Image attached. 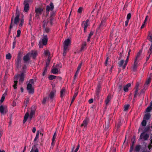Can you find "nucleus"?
<instances>
[{
  "label": "nucleus",
  "mask_w": 152,
  "mask_h": 152,
  "mask_svg": "<svg viewBox=\"0 0 152 152\" xmlns=\"http://www.w3.org/2000/svg\"><path fill=\"white\" fill-rule=\"evenodd\" d=\"M109 127V124L108 123L105 124L104 126L105 129H107Z\"/></svg>",
  "instance_id": "3c124183"
},
{
  "label": "nucleus",
  "mask_w": 152,
  "mask_h": 152,
  "mask_svg": "<svg viewBox=\"0 0 152 152\" xmlns=\"http://www.w3.org/2000/svg\"><path fill=\"white\" fill-rule=\"evenodd\" d=\"M47 99V98L46 97L44 98L43 99L42 101V102L43 104H45V102H46V101Z\"/></svg>",
  "instance_id": "6e6d98bb"
},
{
  "label": "nucleus",
  "mask_w": 152,
  "mask_h": 152,
  "mask_svg": "<svg viewBox=\"0 0 152 152\" xmlns=\"http://www.w3.org/2000/svg\"><path fill=\"white\" fill-rule=\"evenodd\" d=\"M83 9L82 7H80L78 10V12L79 13H81L82 12Z\"/></svg>",
  "instance_id": "603ef678"
},
{
  "label": "nucleus",
  "mask_w": 152,
  "mask_h": 152,
  "mask_svg": "<svg viewBox=\"0 0 152 152\" xmlns=\"http://www.w3.org/2000/svg\"><path fill=\"white\" fill-rule=\"evenodd\" d=\"M28 1L25 0L24 1L23 4L24 5V11L25 12H27L29 10V5L28 3Z\"/></svg>",
  "instance_id": "6e6552de"
},
{
  "label": "nucleus",
  "mask_w": 152,
  "mask_h": 152,
  "mask_svg": "<svg viewBox=\"0 0 152 152\" xmlns=\"http://www.w3.org/2000/svg\"><path fill=\"white\" fill-rule=\"evenodd\" d=\"M49 22H50V21L48 20H48L47 21H43L44 24L43 25V26L44 28L47 26V24Z\"/></svg>",
  "instance_id": "f704fd0d"
},
{
  "label": "nucleus",
  "mask_w": 152,
  "mask_h": 152,
  "mask_svg": "<svg viewBox=\"0 0 152 152\" xmlns=\"http://www.w3.org/2000/svg\"><path fill=\"white\" fill-rule=\"evenodd\" d=\"M29 53H30V56H32L34 59L35 58L37 54V51L35 50H32Z\"/></svg>",
  "instance_id": "9b49d317"
},
{
  "label": "nucleus",
  "mask_w": 152,
  "mask_h": 152,
  "mask_svg": "<svg viewBox=\"0 0 152 152\" xmlns=\"http://www.w3.org/2000/svg\"><path fill=\"white\" fill-rule=\"evenodd\" d=\"M141 148L140 145H137L136 146L135 150L137 152H138L140 151Z\"/></svg>",
  "instance_id": "4c0bfd02"
},
{
  "label": "nucleus",
  "mask_w": 152,
  "mask_h": 152,
  "mask_svg": "<svg viewBox=\"0 0 152 152\" xmlns=\"http://www.w3.org/2000/svg\"><path fill=\"white\" fill-rule=\"evenodd\" d=\"M34 81L33 79H31L30 80L29 83L27 84V89L28 90L29 93L33 94L34 92V89L32 87V85L34 84Z\"/></svg>",
  "instance_id": "7ed1b4c3"
},
{
  "label": "nucleus",
  "mask_w": 152,
  "mask_h": 152,
  "mask_svg": "<svg viewBox=\"0 0 152 152\" xmlns=\"http://www.w3.org/2000/svg\"><path fill=\"white\" fill-rule=\"evenodd\" d=\"M47 67H45V68L44 71L43 72V73H42V75L43 76L45 75V73L47 72Z\"/></svg>",
  "instance_id": "5fc2aeb1"
},
{
  "label": "nucleus",
  "mask_w": 152,
  "mask_h": 152,
  "mask_svg": "<svg viewBox=\"0 0 152 152\" xmlns=\"http://www.w3.org/2000/svg\"><path fill=\"white\" fill-rule=\"evenodd\" d=\"M71 40L69 39L65 40L64 42V52L63 55L65 56L66 53V50L68 46L70 44Z\"/></svg>",
  "instance_id": "20e7f679"
},
{
  "label": "nucleus",
  "mask_w": 152,
  "mask_h": 152,
  "mask_svg": "<svg viewBox=\"0 0 152 152\" xmlns=\"http://www.w3.org/2000/svg\"><path fill=\"white\" fill-rule=\"evenodd\" d=\"M78 92H77L76 93H75L73 96L71 104L72 103V102H73L74 101L75 99V97H76V96H77V95L78 94Z\"/></svg>",
  "instance_id": "473e14b6"
},
{
  "label": "nucleus",
  "mask_w": 152,
  "mask_h": 152,
  "mask_svg": "<svg viewBox=\"0 0 152 152\" xmlns=\"http://www.w3.org/2000/svg\"><path fill=\"white\" fill-rule=\"evenodd\" d=\"M30 152H39V151L38 149L34 145L33 148L31 149Z\"/></svg>",
  "instance_id": "a878e982"
},
{
  "label": "nucleus",
  "mask_w": 152,
  "mask_h": 152,
  "mask_svg": "<svg viewBox=\"0 0 152 152\" xmlns=\"http://www.w3.org/2000/svg\"><path fill=\"white\" fill-rule=\"evenodd\" d=\"M94 32L92 31H91L89 34L88 38L87 39V42H89L90 40L91 37L93 35Z\"/></svg>",
  "instance_id": "c85d7f7f"
},
{
  "label": "nucleus",
  "mask_w": 152,
  "mask_h": 152,
  "mask_svg": "<svg viewBox=\"0 0 152 152\" xmlns=\"http://www.w3.org/2000/svg\"><path fill=\"white\" fill-rule=\"evenodd\" d=\"M48 39L47 35H43V39H42V42H40L39 45L40 48H42V43L44 45H47L48 42Z\"/></svg>",
  "instance_id": "423d86ee"
},
{
  "label": "nucleus",
  "mask_w": 152,
  "mask_h": 152,
  "mask_svg": "<svg viewBox=\"0 0 152 152\" xmlns=\"http://www.w3.org/2000/svg\"><path fill=\"white\" fill-rule=\"evenodd\" d=\"M82 63H81L78 66V67H77V70H79L81 68V65H82Z\"/></svg>",
  "instance_id": "bf43d9fd"
},
{
  "label": "nucleus",
  "mask_w": 152,
  "mask_h": 152,
  "mask_svg": "<svg viewBox=\"0 0 152 152\" xmlns=\"http://www.w3.org/2000/svg\"><path fill=\"white\" fill-rule=\"evenodd\" d=\"M14 82V84L13 85V87L15 89H16L17 88L16 87V86L17 85L18 81L17 80H15Z\"/></svg>",
  "instance_id": "ea45409f"
},
{
  "label": "nucleus",
  "mask_w": 152,
  "mask_h": 152,
  "mask_svg": "<svg viewBox=\"0 0 152 152\" xmlns=\"http://www.w3.org/2000/svg\"><path fill=\"white\" fill-rule=\"evenodd\" d=\"M80 145H78L77 146L76 148V149L75 152H77V151H78Z\"/></svg>",
  "instance_id": "e2e57ef3"
},
{
  "label": "nucleus",
  "mask_w": 152,
  "mask_h": 152,
  "mask_svg": "<svg viewBox=\"0 0 152 152\" xmlns=\"http://www.w3.org/2000/svg\"><path fill=\"white\" fill-rule=\"evenodd\" d=\"M152 108L150 106L148 107L146 110V112H149L151 111L152 110Z\"/></svg>",
  "instance_id": "37998d69"
},
{
  "label": "nucleus",
  "mask_w": 152,
  "mask_h": 152,
  "mask_svg": "<svg viewBox=\"0 0 152 152\" xmlns=\"http://www.w3.org/2000/svg\"><path fill=\"white\" fill-rule=\"evenodd\" d=\"M151 116L149 113H146L143 119L145 120H148L150 118Z\"/></svg>",
  "instance_id": "a211bd4d"
},
{
  "label": "nucleus",
  "mask_w": 152,
  "mask_h": 152,
  "mask_svg": "<svg viewBox=\"0 0 152 152\" xmlns=\"http://www.w3.org/2000/svg\"><path fill=\"white\" fill-rule=\"evenodd\" d=\"M148 38L150 41L152 42V32H149Z\"/></svg>",
  "instance_id": "4be33fe9"
},
{
  "label": "nucleus",
  "mask_w": 152,
  "mask_h": 152,
  "mask_svg": "<svg viewBox=\"0 0 152 152\" xmlns=\"http://www.w3.org/2000/svg\"><path fill=\"white\" fill-rule=\"evenodd\" d=\"M24 22L23 19H22L20 21V23L19 25V26L22 27Z\"/></svg>",
  "instance_id": "864d4df0"
},
{
  "label": "nucleus",
  "mask_w": 152,
  "mask_h": 152,
  "mask_svg": "<svg viewBox=\"0 0 152 152\" xmlns=\"http://www.w3.org/2000/svg\"><path fill=\"white\" fill-rule=\"evenodd\" d=\"M122 84H120L118 86V88L119 89L121 90L122 89Z\"/></svg>",
  "instance_id": "0e129e2a"
},
{
  "label": "nucleus",
  "mask_w": 152,
  "mask_h": 152,
  "mask_svg": "<svg viewBox=\"0 0 152 152\" xmlns=\"http://www.w3.org/2000/svg\"><path fill=\"white\" fill-rule=\"evenodd\" d=\"M131 14L130 13L128 14L127 15V20H129L130 19V18H131Z\"/></svg>",
  "instance_id": "8fccbe9b"
},
{
  "label": "nucleus",
  "mask_w": 152,
  "mask_h": 152,
  "mask_svg": "<svg viewBox=\"0 0 152 152\" xmlns=\"http://www.w3.org/2000/svg\"><path fill=\"white\" fill-rule=\"evenodd\" d=\"M93 102V99H90L89 101L88 102L89 103L91 104Z\"/></svg>",
  "instance_id": "338daca9"
},
{
  "label": "nucleus",
  "mask_w": 152,
  "mask_h": 152,
  "mask_svg": "<svg viewBox=\"0 0 152 152\" xmlns=\"http://www.w3.org/2000/svg\"><path fill=\"white\" fill-rule=\"evenodd\" d=\"M53 91H51L49 94V96L50 99H53L54 95V93L56 92L55 89H53Z\"/></svg>",
  "instance_id": "f3484780"
},
{
  "label": "nucleus",
  "mask_w": 152,
  "mask_h": 152,
  "mask_svg": "<svg viewBox=\"0 0 152 152\" xmlns=\"http://www.w3.org/2000/svg\"><path fill=\"white\" fill-rule=\"evenodd\" d=\"M129 58H128V57H127L126 59V60L125 61V63H124V64L123 66V69H124L125 68L126 66L127 65V63L128 62Z\"/></svg>",
  "instance_id": "72a5a7b5"
},
{
  "label": "nucleus",
  "mask_w": 152,
  "mask_h": 152,
  "mask_svg": "<svg viewBox=\"0 0 152 152\" xmlns=\"http://www.w3.org/2000/svg\"><path fill=\"white\" fill-rule=\"evenodd\" d=\"M89 22V20L87 19L86 21H83V24H84V28H87L88 26V23Z\"/></svg>",
  "instance_id": "393cba45"
},
{
  "label": "nucleus",
  "mask_w": 152,
  "mask_h": 152,
  "mask_svg": "<svg viewBox=\"0 0 152 152\" xmlns=\"http://www.w3.org/2000/svg\"><path fill=\"white\" fill-rule=\"evenodd\" d=\"M39 131H38L37 133V134L36 137L34 140V141H36L38 138L39 135Z\"/></svg>",
  "instance_id": "09e8293b"
},
{
  "label": "nucleus",
  "mask_w": 152,
  "mask_h": 152,
  "mask_svg": "<svg viewBox=\"0 0 152 152\" xmlns=\"http://www.w3.org/2000/svg\"><path fill=\"white\" fill-rule=\"evenodd\" d=\"M129 22V20H127L125 22V25L126 26L128 24Z\"/></svg>",
  "instance_id": "774afa93"
},
{
  "label": "nucleus",
  "mask_w": 152,
  "mask_h": 152,
  "mask_svg": "<svg viewBox=\"0 0 152 152\" xmlns=\"http://www.w3.org/2000/svg\"><path fill=\"white\" fill-rule=\"evenodd\" d=\"M124 61L123 60H121L118 63V67H122L123 68V66L124 63Z\"/></svg>",
  "instance_id": "dca6fc26"
},
{
  "label": "nucleus",
  "mask_w": 152,
  "mask_h": 152,
  "mask_svg": "<svg viewBox=\"0 0 152 152\" xmlns=\"http://www.w3.org/2000/svg\"><path fill=\"white\" fill-rule=\"evenodd\" d=\"M87 124L88 121L86 119L83 121V124L81 125V126L82 127L84 126L86 127L87 125Z\"/></svg>",
  "instance_id": "b1692460"
},
{
  "label": "nucleus",
  "mask_w": 152,
  "mask_h": 152,
  "mask_svg": "<svg viewBox=\"0 0 152 152\" xmlns=\"http://www.w3.org/2000/svg\"><path fill=\"white\" fill-rule=\"evenodd\" d=\"M44 54L46 56H48V57L50 56V53L49 50H46L44 51Z\"/></svg>",
  "instance_id": "e433bc0d"
},
{
  "label": "nucleus",
  "mask_w": 152,
  "mask_h": 152,
  "mask_svg": "<svg viewBox=\"0 0 152 152\" xmlns=\"http://www.w3.org/2000/svg\"><path fill=\"white\" fill-rule=\"evenodd\" d=\"M54 14H52L50 17L49 18H48V20L50 21V23L51 26L52 25L53 20V18L52 16H54Z\"/></svg>",
  "instance_id": "6ab92c4d"
},
{
  "label": "nucleus",
  "mask_w": 152,
  "mask_h": 152,
  "mask_svg": "<svg viewBox=\"0 0 152 152\" xmlns=\"http://www.w3.org/2000/svg\"><path fill=\"white\" fill-rule=\"evenodd\" d=\"M19 77V75H17L16 76H15L14 77V79L15 80H18V78Z\"/></svg>",
  "instance_id": "052dcab7"
},
{
  "label": "nucleus",
  "mask_w": 152,
  "mask_h": 152,
  "mask_svg": "<svg viewBox=\"0 0 152 152\" xmlns=\"http://www.w3.org/2000/svg\"><path fill=\"white\" fill-rule=\"evenodd\" d=\"M50 10H53V8H54V5L51 2L50 3Z\"/></svg>",
  "instance_id": "49530a36"
},
{
  "label": "nucleus",
  "mask_w": 152,
  "mask_h": 152,
  "mask_svg": "<svg viewBox=\"0 0 152 152\" xmlns=\"http://www.w3.org/2000/svg\"><path fill=\"white\" fill-rule=\"evenodd\" d=\"M50 7L49 6H47L46 8V11L49 12L50 10Z\"/></svg>",
  "instance_id": "69168bd1"
},
{
  "label": "nucleus",
  "mask_w": 152,
  "mask_h": 152,
  "mask_svg": "<svg viewBox=\"0 0 152 152\" xmlns=\"http://www.w3.org/2000/svg\"><path fill=\"white\" fill-rule=\"evenodd\" d=\"M21 59L20 57H18V59H17V62L18 64V65L19 64L20 62Z\"/></svg>",
  "instance_id": "4d7b16f0"
},
{
  "label": "nucleus",
  "mask_w": 152,
  "mask_h": 152,
  "mask_svg": "<svg viewBox=\"0 0 152 152\" xmlns=\"http://www.w3.org/2000/svg\"><path fill=\"white\" fill-rule=\"evenodd\" d=\"M141 51H140L137 53V55L134 60V63L133 66V71H135L136 70L137 67L138 65L139 61L140 59V57Z\"/></svg>",
  "instance_id": "f03ea898"
},
{
  "label": "nucleus",
  "mask_w": 152,
  "mask_h": 152,
  "mask_svg": "<svg viewBox=\"0 0 152 152\" xmlns=\"http://www.w3.org/2000/svg\"><path fill=\"white\" fill-rule=\"evenodd\" d=\"M56 132H55L54 134V135L53 137V139H52V142L51 143V145H52L53 146L54 145V141L55 140V139L56 138Z\"/></svg>",
  "instance_id": "5701e85b"
},
{
  "label": "nucleus",
  "mask_w": 152,
  "mask_h": 152,
  "mask_svg": "<svg viewBox=\"0 0 152 152\" xmlns=\"http://www.w3.org/2000/svg\"><path fill=\"white\" fill-rule=\"evenodd\" d=\"M56 76L51 75L49 76L48 78L50 80H53L54 79H56Z\"/></svg>",
  "instance_id": "c9c22d12"
},
{
  "label": "nucleus",
  "mask_w": 152,
  "mask_h": 152,
  "mask_svg": "<svg viewBox=\"0 0 152 152\" xmlns=\"http://www.w3.org/2000/svg\"><path fill=\"white\" fill-rule=\"evenodd\" d=\"M101 86L100 84H99L98 86L96 88L97 94L98 95L100 91Z\"/></svg>",
  "instance_id": "412c9836"
},
{
  "label": "nucleus",
  "mask_w": 152,
  "mask_h": 152,
  "mask_svg": "<svg viewBox=\"0 0 152 152\" xmlns=\"http://www.w3.org/2000/svg\"><path fill=\"white\" fill-rule=\"evenodd\" d=\"M86 45V42H84L82 44L81 47L80 48V51L81 52L82 51L84 50V49Z\"/></svg>",
  "instance_id": "aec40b11"
},
{
  "label": "nucleus",
  "mask_w": 152,
  "mask_h": 152,
  "mask_svg": "<svg viewBox=\"0 0 152 152\" xmlns=\"http://www.w3.org/2000/svg\"><path fill=\"white\" fill-rule=\"evenodd\" d=\"M151 42V44L149 49V50L150 52V54H151L152 53V42Z\"/></svg>",
  "instance_id": "13d9d810"
},
{
  "label": "nucleus",
  "mask_w": 152,
  "mask_h": 152,
  "mask_svg": "<svg viewBox=\"0 0 152 152\" xmlns=\"http://www.w3.org/2000/svg\"><path fill=\"white\" fill-rule=\"evenodd\" d=\"M152 77V73L150 74L148 78L146 80L145 84L148 85L151 82V77Z\"/></svg>",
  "instance_id": "ddd939ff"
},
{
  "label": "nucleus",
  "mask_w": 152,
  "mask_h": 152,
  "mask_svg": "<svg viewBox=\"0 0 152 152\" xmlns=\"http://www.w3.org/2000/svg\"><path fill=\"white\" fill-rule=\"evenodd\" d=\"M58 69L57 68H54L52 69L51 70V72L54 74L58 73Z\"/></svg>",
  "instance_id": "bb28decb"
},
{
  "label": "nucleus",
  "mask_w": 152,
  "mask_h": 152,
  "mask_svg": "<svg viewBox=\"0 0 152 152\" xmlns=\"http://www.w3.org/2000/svg\"><path fill=\"white\" fill-rule=\"evenodd\" d=\"M20 12L18 9V7H17L16 12L15 14L16 17L14 18V21H13L14 15H13L11 19V23L10 26L9 33L11 31V29L12 28L13 26H14V25H17L19 21V16L20 15Z\"/></svg>",
  "instance_id": "f257e3e1"
},
{
  "label": "nucleus",
  "mask_w": 152,
  "mask_h": 152,
  "mask_svg": "<svg viewBox=\"0 0 152 152\" xmlns=\"http://www.w3.org/2000/svg\"><path fill=\"white\" fill-rule=\"evenodd\" d=\"M146 123H147L146 120L144 119L142 122L141 124L142 126H145L146 125Z\"/></svg>",
  "instance_id": "79ce46f5"
},
{
  "label": "nucleus",
  "mask_w": 152,
  "mask_h": 152,
  "mask_svg": "<svg viewBox=\"0 0 152 152\" xmlns=\"http://www.w3.org/2000/svg\"><path fill=\"white\" fill-rule=\"evenodd\" d=\"M131 86V84L128 83L125 86L124 88V90L125 92H127L128 91V88Z\"/></svg>",
  "instance_id": "4468645a"
},
{
  "label": "nucleus",
  "mask_w": 152,
  "mask_h": 152,
  "mask_svg": "<svg viewBox=\"0 0 152 152\" xmlns=\"http://www.w3.org/2000/svg\"><path fill=\"white\" fill-rule=\"evenodd\" d=\"M149 137V134L144 132H143L141 134L140 137V139L141 140L143 139L145 141L147 140Z\"/></svg>",
  "instance_id": "0eeeda50"
},
{
  "label": "nucleus",
  "mask_w": 152,
  "mask_h": 152,
  "mask_svg": "<svg viewBox=\"0 0 152 152\" xmlns=\"http://www.w3.org/2000/svg\"><path fill=\"white\" fill-rule=\"evenodd\" d=\"M17 35H16V37H20V35L21 31L20 30H18L17 31Z\"/></svg>",
  "instance_id": "de8ad7c7"
},
{
  "label": "nucleus",
  "mask_w": 152,
  "mask_h": 152,
  "mask_svg": "<svg viewBox=\"0 0 152 152\" xmlns=\"http://www.w3.org/2000/svg\"><path fill=\"white\" fill-rule=\"evenodd\" d=\"M106 18H105L104 19H102V20L101 21V23H100V25L99 26V29L101 27V26H102V24L106 22Z\"/></svg>",
  "instance_id": "7c9ffc66"
},
{
  "label": "nucleus",
  "mask_w": 152,
  "mask_h": 152,
  "mask_svg": "<svg viewBox=\"0 0 152 152\" xmlns=\"http://www.w3.org/2000/svg\"><path fill=\"white\" fill-rule=\"evenodd\" d=\"M111 94H109L107 96L106 100H105V103L107 105L111 99Z\"/></svg>",
  "instance_id": "2eb2a0df"
},
{
  "label": "nucleus",
  "mask_w": 152,
  "mask_h": 152,
  "mask_svg": "<svg viewBox=\"0 0 152 152\" xmlns=\"http://www.w3.org/2000/svg\"><path fill=\"white\" fill-rule=\"evenodd\" d=\"M4 99H5V96H4V95H3L2 97H1V98L0 101V105H1V104L4 101Z\"/></svg>",
  "instance_id": "c03bdc74"
},
{
  "label": "nucleus",
  "mask_w": 152,
  "mask_h": 152,
  "mask_svg": "<svg viewBox=\"0 0 152 152\" xmlns=\"http://www.w3.org/2000/svg\"><path fill=\"white\" fill-rule=\"evenodd\" d=\"M43 9L40 7L36 8L35 9V12L38 15L41 14Z\"/></svg>",
  "instance_id": "f8f14e48"
},
{
  "label": "nucleus",
  "mask_w": 152,
  "mask_h": 152,
  "mask_svg": "<svg viewBox=\"0 0 152 152\" xmlns=\"http://www.w3.org/2000/svg\"><path fill=\"white\" fill-rule=\"evenodd\" d=\"M30 53H28L23 56V60L24 61V63H27L30 60Z\"/></svg>",
  "instance_id": "1a4fd4ad"
},
{
  "label": "nucleus",
  "mask_w": 152,
  "mask_h": 152,
  "mask_svg": "<svg viewBox=\"0 0 152 152\" xmlns=\"http://www.w3.org/2000/svg\"><path fill=\"white\" fill-rule=\"evenodd\" d=\"M24 75L23 73H22L20 76V81L22 82H23L24 80Z\"/></svg>",
  "instance_id": "cd10ccee"
},
{
  "label": "nucleus",
  "mask_w": 152,
  "mask_h": 152,
  "mask_svg": "<svg viewBox=\"0 0 152 152\" xmlns=\"http://www.w3.org/2000/svg\"><path fill=\"white\" fill-rule=\"evenodd\" d=\"M11 58V56L10 53L7 54L6 55V58L7 59H10Z\"/></svg>",
  "instance_id": "a19ab883"
},
{
  "label": "nucleus",
  "mask_w": 152,
  "mask_h": 152,
  "mask_svg": "<svg viewBox=\"0 0 152 152\" xmlns=\"http://www.w3.org/2000/svg\"><path fill=\"white\" fill-rule=\"evenodd\" d=\"M121 126L120 122L118 123L116 125V127L118 129H119Z\"/></svg>",
  "instance_id": "680f3d73"
},
{
  "label": "nucleus",
  "mask_w": 152,
  "mask_h": 152,
  "mask_svg": "<svg viewBox=\"0 0 152 152\" xmlns=\"http://www.w3.org/2000/svg\"><path fill=\"white\" fill-rule=\"evenodd\" d=\"M35 113V111L34 110H31V112L30 113V115L29 116V114L28 112H27L25 115L24 119L23 121V123H25L26 122L27 119L28 118L29 116V118L30 119V120H31L33 117V115H34Z\"/></svg>",
  "instance_id": "39448f33"
},
{
  "label": "nucleus",
  "mask_w": 152,
  "mask_h": 152,
  "mask_svg": "<svg viewBox=\"0 0 152 152\" xmlns=\"http://www.w3.org/2000/svg\"><path fill=\"white\" fill-rule=\"evenodd\" d=\"M50 59L49 58V57H48L47 59V61L46 63V66H45V67H47L50 64Z\"/></svg>",
  "instance_id": "2f4dec72"
},
{
  "label": "nucleus",
  "mask_w": 152,
  "mask_h": 152,
  "mask_svg": "<svg viewBox=\"0 0 152 152\" xmlns=\"http://www.w3.org/2000/svg\"><path fill=\"white\" fill-rule=\"evenodd\" d=\"M65 91V89L64 88H62L60 91V97L62 98L64 96V93Z\"/></svg>",
  "instance_id": "c756f323"
},
{
  "label": "nucleus",
  "mask_w": 152,
  "mask_h": 152,
  "mask_svg": "<svg viewBox=\"0 0 152 152\" xmlns=\"http://www.w3.org/2000/svg\"><path fill=\"white\" fill-rule=\"evenodd\" d=\"M129 106L130 105L129 104L125 105L124 106V110L125 111H127L128 109Z\"/></svg>",
  "instance_id": "58836bf2"
},
{
  "label": "nucleus",
  "mask_w": 152,
  "mask_h": 152,
  "mask_svg": "<svg viewBox=\"0 0 152 152\" xmlns=\"http://www.w3.org/2000/svg\"><path fill=\"white\" fill-rule=\"evenodd\" d=\"M7 107L6 106H4L3 105L0 106V112L1 114H3L7 112Z\"/></svg>",
  "instance_id": "9d476101"
},
{
  "label": "nucleus",
  "mask_w": 152,
  "mask_h": 152,
  "mask_svg": "<svg viewBox=\"0 0 152 152\" xmlns=\"http://www.w3.org/2000/svg\"><path fill=\"white\" fill-rule=\"evenodd\" d=\"M138 86H137L136 87V89L135 94H134V97H135L136 96V95H137V92H138Z\"/></svg>",
  "instance_id": "a18cd8bd"
}]
</instances>
